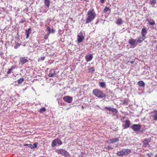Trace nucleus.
<instances>
[{
    "label": "nucleus",
    "mask_w": 157,
    "mask_h": 157,
    "mask_svg": "<svg viewBox=\"0 0 157 157\" xmlns=\"http://www.w3.org/2000/svg\"><path fill=\"white\" fill-rule=\"evenodd\" d=\"M86 16V24L90 23L96 17V14L94 10H89Z\"/></svg>",
    "instance_id": "nucleus-1"
},
{
    "label": "nucleus",
    "mask_w": 157,
    "mask_h": 157,
    "mask_svg": "<svg viewBox=\"0 0 157 157\" xmlns=\"http://www.w3.org/2000/svg\"><path fill=\"white\" fill-rule=\"evenodd\" d=\"M92 92L93 94L95 96L98 98H102L105 97L106 96L105 94L102 91L97 89H95L93 90Z\"/></svg>",
    "instance_id": "nucleus-2"
},
{
    "label": "nucleus",
    "mask_w": 157,
    "mask_h": 157,
    "mask_svg": "<svg viewBox=\"0 0 157 157\" xmlns=\"http://www.w3.org/2000/svg\"><path fill=\"white\" fill-rule=\"evenodd\" d=\"M56 152L59 154L65 157H69L70 155L66 151L63 149H58Z\"/></svg>",
    "instance_id": "nucleus-3"
},
{
    "label": "nucleus",
    "mask_w": 157,
    "mask_h": 157,
    "mask_svg": "<svg viewBox=\"0 0 157 157\" xmlns=\"http://www.w3.org/2000/svg\"><path fill=\"white\" fill-rule=\"evenodd\" d=\"M141 127V125L139 124H134L131 126V128L134 131L138 132L140 131Z\"/></svg>",
    "instance_id": "nucleus-4"
},
{
    "label": "nucleus",
    "mask_w": 157,
    "mask_h": 157,
    "mask_svg": "<svg viewBox=\"0 0 157 157\" xmlns=\"http://www.w3.org/2000/svg\"><path fill=\"white\" fill-rule=\"evenodd\" d=\"M128 43L131 46H132L133 48L136 46L138 44V43L136 42V39L134 40L131 39L129 40Z\"/></svg>",
    "instance_id": "nucleus-5"
},
{
    "label": "nucleus",
    "mask_w": 157,
    "mask_h": 157,
    "mask_svg": "<svg viewBox=\"0 0 157 157\" xmlns=\"http://www.w3.org/2000/svg\"><path fill=\"white\" fill-rule=\"evenodd\" d=\"M84 39V37L83 36V33L80 32L78 35L77 40L78 42L79 43L82 42Z\"/></svg>",
    "instance_id": "nucleus-6"
},
{
    "label": "nucleus",
    "mask_w": 157,
    "mask_h": 157,
    "mask_svg": "<svg viewBox=\"0 0 157 157\" xmlns=\"http://www.w3.org/2000/svg\"><path fill=\"white\" fill-rule=\"evenodd\" d=\"M57 144H58L59 145H60L62 144V143L60 140L56 139L52 142V147H54L56 146Z\"/></svg>",
    "instance_id": "nucleus-7"
},
{
    "label": "nucleus",
    "mask_w": 157,
    "mask_h": 157,
    "mask_svg": "<svg viewBox=\"0 0 157 157\" xmlns=\"http://www.w3.org/2000/svg\"><path fill=\"white\" fill-rule=\"evenodd\" d=\"M63 99L65 101L68 103H71L73 100L72 97L69 96H66L63 97Z\"/></svg>",
    "instance_id": "nucleus-8"
},
{
    "label": "nucleus",
    "mask_w": 157,
    "mask_h": 157,
    "mask_svg": "<svg viewBox=\"0 0 157 157\" xmlns=\"http://www.w3.org/2000/svg\"><path fill=\"white\" fill-rule=\"evenodd\" d=\"M146 38V37H144L142 36H140L139 37H137L136 39V42L138 44L141 43Z\"/></svg>",
    "instance_id": "nucleus-9"
},
{
    "label": "nucleus",
    "mask_w": 157,
    "mask_h": 157,
    "mask_svg": "<svg viewBox=\"0 0 157 157\" xmlns=\"http://www.w3.org/2000/svg\"><path fill=\"white\" fill-rule=\"evenodd\" d=\"M124 124H123V126L124 128L126 129L129 127L130 124V122L128 120H126L124 122Z\"/></svg>",
    "instance_id": "nucleus-10"
},
{
    "label": "nucleus",
    "mask_w": 157,
    "mask_h": 157,
    "mask_svg": "<svg viewBox=\"0 0 157 157\" xmlns=\"http://www.w3.org/2000/svg\"><path fill=\"white\" fill-rule=\"evenodd\" d=\"M151 114V116L154 117L153 119L155 121H157V111H154Z\"/></svg>",
    "instance_id": "nucleus-11"
},
{
    "label": "nucleus",
    "mask_w": 157,
    "mask_h": 157,
    "mask_svg": "<svg viewBox=\"0 0 157 157\" xmlns=\"http://www.w3.org/2000/svg\"><path fill=\"white\" fill-rule=\"evenodd\" d=\"M28 61V59L24 57H21L20 58V62L22 64H24Z\"/></svg>",
    "instance_id": "nucleus-12"
},
{
    "label": "nucleus",
    "mask_w": 157,
    "mask_h": 157,
    "mask_svg": "<svg viewBox=\"0 0 157 157\" xmlns=\"http://www.w3.org/2000/svg\"><path fill=\"white\" fill-rule=\"evenodd\" d=\"M151 140L150 139H145L143 141L144 145L145 147L147 146L148 145V144L150 142Z\"/></svg>",
    "instance_id": "nucleus-13"
},
{
    "label": "nucleus",
    "mask_w": 157,
    "mask_h": 157,
    "mask_svg": "<svg viewBox=\"0 0 157 157\" xmlns=\"http://www.w3.org/2000/svg\"><path fill=\"white\" fill-rule=\"evenodd\" d=\"M147 33V30L146 28H143L141 30V35L144 37H146L145 35Z\"/></svg>",
    "instance_id": "nucleus-14"
},
{
    "label": "nucleus",
    "mask_w": 157,
    "mask_h": 157,
    "mask_svg": "<svg viewBox=\"0 0 157 157\" xmlns=\"http://www.w3.org/2000/svg\"><path fill=\"white\" fill-rule=\"evenodd\" d=\"M87 62L90 61L93 58V56L91 54L87 55L85 56Z\"/></svg>",
    "instance_id": "nucleus-15"
},
{
    "label": "nucleus",
    "mask_w": 157,
    "mask_h": 157,
    "mask_svg": "<svg viewBox=\"0 0 157 157\" xmlns=\"http://www.w3.org/2000/svg\"><path fill=\"white\" fill-rule=\"evenodd\" d=\"M123 151L124 155H126L129 154L131 151V150L129 149H123Z\"/></svg>",
    "instance_id": "nucleus-16"
},
{
    "label": "nucleus",
    "mask_w": 157,
    "mask_h": 157,
    "mask_svg": "<svg viewBox=\"0 0 157 157\" xmlns=\"http://www.w3.org/2000/svg\"><path fill=\"white\" fill-rule=\"evenodd\" d=\"M38 144L37 143H35L33 144H29V147L31 148V149H34L36 148L37 147V145Z\"/></svg>",
    "instance_id": "nucleus-17"
},
{
    "label": "nucleus",
    "mask_w": 157,
    "mask_h": 157,
    "mask_svg": "<svg viewBox=\"0 0 157 157\" xmlns=\"http://www.w3.org/2000/svg\"><path fill=\"white\" fill-rule=\"evenodd\" d=\"M146 21H147L148 22L149 24L151 26L154 25L155 24V21L153 20H150L148 19L146 20Z\"/></svg>",
    "instance_id": "nucleus-18"
},
{
    "label": "nucleus",
    "mask_w": 157,
    "mask_h": 157,
    "mask_svg": "<svg viewBox=\"0 0 157 157\" xmlns=\"http://www.w3.org/2000/svg\"><path fill=\"white\" fill-rule=\"evenodd\" d=\"M123 21L121 18H118L117 20L116 23L118 25H121L123 23Z\"/></svg>",
    "instance_id": "nucleus-19"
},
{
    "label": "nucleus",
    "mask_w": 157,
    "mask_h": 157,
    "mask_svg": "<svg viewBox=\"0 0 157 157\" xmlns=\"http://www.w3.org/2000/svg\"><path fill=\"white\" fill-rule=\"evenodd\" d=\"M122 103H121L122 105H127L128 103V100L127 99L122 100Z\"/></svg>",
    "instance_id": "nucleus-20"
},
{
    "label": "nucleus",
    "mask_w": 157,
    "mask_h": 157,
    "mask_svg": "<svg viewBox=\"0 0 157 157\" xmlns=\"http://www.w3.org/2000/svg\"><path fill=\"white\" fill-rule=\"evenodd\" d=\"M119 140V139L117 138H115L109 140V141L111 143H115L117 142Z\"/></svg>",
    "instance_id": "nucleus-21"
},
{
    "label": "nucleus",
    "mask_w": 157,
    "mask_h": 157,
    "mask_svg": "<svg viewBox=\"0 0 157 157\" xmlns=\"http://www.w3.org/2000/svg\"><path fill=\"white\" fill-rule=\"evenodd\" d=\"M99 85L100 87L102 88H105V83L104 82H99Z\"/></svg>",
    "instance_id": "nucleus-22"
},
{
    "label": "nucleus",
    "mask_w": 157,
    "mask_h": 157,
    "mask_svg": "<svg viewBox=\"0 0 157 157\" xmlns=\"http://www.w3.org/2000/svg\"><path fill=\"white\" fill-rule=\"evenodd\" d=\"M117 154L119 156H122L124 155L122 149V150L119 151H118L117 153Z\"/></svg>",
    "instance_id": "nucleus-23"
},
{
    "label": "nucleus",
    "mask_w": 157,
    "mask_h": 157,
    "mask_svg": "<svg viewBox=\"0 0 157 157\" xmlns=\"http://www.w3.org/2000/svg\"><path fill=\"white\" fill-rule=\"evenodd\" d=\"M137 84L140 86H144L145 85V83L142 81H139L138 83Z\"/></svg>",
    "instance_id": "nucleus-24"
},
{
    "label": "nucleus",
    "mask_w": 157,
    "mask_h": 157,
    "mask_svg": "<svg viewBox=\"0 0 157 157\" xmlns=\"http://www.w3.org/2000/svg\"><path fill=\"white\" fill-rule=\"evenodd\" d=\"M24 81V79L23 78H21L20 79H18L17 81V82L18 83L21 84Z\"/></svg>",
    "instance_id": "nucleus-25"
},
{
    "label": "nucleus",
    "mask_w": 157,
    "mask_h": 157,
    "mask_svg": "<svg viewBox=\"0 0 157 157\" xmlns=\"http://www.w3.org/2000/svg\"><path fill=\"white\" fill-rule=\"evenodd\" d=\"M111 112L115 114L117 113V110L116 109L113 108Z\"/></svg>",
    "instance_id": "nucleus-26"
},
{
    "label": "nucleus",
    "mask_w": 157,
    "mask_h": 157,
    "mask_svg": "<svg viewBox=\"0 0 157 157\" xmlns=\"http://www.w3.org/2000/svg\"><path fill=\"white\" fill-rule=\"evenodd\" d=\"M156 0H152L150 1V4L151 5H154L156 3Z\"/></svg>",
    "instance_id": "nucleus-27"
},
{
    "label": "nucleus",
    "mask_w": 157,
    "mask_h": 157,
    "mask_svg": "<svg viewBox=\"0 0 157 157\" xmlns=\"http://www.w3.org/2000/svg\"><path fill=\"white\" fill-rule=\"evenodd\" d=\"M44 2L46 6L48 7L49 6V0H45Z\"/></svg>",
    "instance_id": "nucleus-28"
},
{
    "label": "nucleus",
    "mask_w": 157,
    "mask_h": 157,
    "mask_svg": "<svg viewBox=\"0 0 157 157\" xmlns=\"http://www.w3.org/2000/svg\"><path fill=\"white\" fill-rule=\"evenodd\" d=\"M89 71L91 73H93L94 71V69L93 67L90 68L89 69Z\"/></svg>",
    "instance_id": "nucleus-29"
},
{
    "label": "nucleus",
    "mask_w": 157,
    "mask_h": 157,
    "mask_svg": "<svg viewBox=\"0 0 157 157\" xmlns=\"http://www.w3.org/2000/svg\"><path fill=\"white\" fill-rule=\"evenodd\" d=\"M20 46V44L19 43H16L14 45V48L15 49H17V48H18Z\"/></svg>",
    "instance_id": "nucleus-30"
},
{
    "label": "nucleus",
    "mask_w": 157,
    "mask_h": 157,
    "mask_svg": "<svg viewBox=\"0 0 157 157\" xmlns=\"http://www.w3.org/2000/svg\"><path fill=\"white\" fill-rule=\"evenodd\" d=\"M31 30V28H29L28 29L26 30V33H30L31 32L30 31Z\"/></svg>",
    "instance_id": "nucleus-31"
},
{
    "label": "nucleus",
    "mask_w": 157,
    "mask_h": 157,
    "mask_svg": "<svg viewBox=\"0 0 157 157\" xmlns=\"http://www.w3.org/2000/svg\"><path fill=\"white\" fill-rule=\"evenodd\" d=\"M45 111V109L44 108H41L40 110V112L41 113H43Z\"/></svg>",
    "instance_id": "nucleus-32"
},
{
    "label": "nucleus",
    "mask_w": 157,
    "mask_h": 157,
    "mask_svg": "<svg viewBox=\"0 0 157 157\" xmlns=\"http://www.w3.org/2000/svg\"><path fill=\"white\" fill-rule=\"evenodd\" d=\"M105 109L108 110L109 111H112V109L113 108H111V107H105Z\"/></svg>",
    "instance_id": "nucleus-33"
},
{
    "label": "nucleus",
    "mask_w": 157,
    "mask_h": 157,
    "mask_svg": "<svg viewBox=\"0 0 157 157\" xmlns=\"http://www.w3.org/2000/svg\"><path fill=\"white\" fill-rule=\"evenodd\" d=\"M105 148L108 150H111L113 149V147L110 146H106Z\"/></svg>",
    "instance_id": "nucleus-34"
},
{
    "label": "nucleus",
    "mask_w": 157,
    "mask_h": 157,
    "mask_svg": "<svg viewBox=\"0 0 157 157\" xmlns=\"http://www.w3.org/2000/svg\"><path fill=\"white\" fill-rule=\"evenodd\" d=\"M109 10V8L107 7H105V8L104 10V11L105 12H107Z\"/></svg>",
    "instance_id": "nucleus-35"
},
{
    "label": "nucleus",
    "mask_w": 157,
    "mask_h": 157,
    "mask_svg": "<svg viewBox=\"0 0 157 157\" xmlns=\"http://www.w3.org/2000/svg\"><path fill=\"white\" fill-rule=\"evenodd\" d=\"M45 57H43L41 58H39L38 59V61L39 62L41 60H44V59Z\"/></svg>",
    "instance_id": "nucleus-36"
},
{
    "label": "nucleus",
    "mask_w": 157,
    "mask_h": 157,
    "mask_svg": "<svg viewBox=\"0 0 157 157\" xmlns=\"http://www.w3.org/2000/svg\"><path fill=\"white\" fill-rule=\"evenodd\" d=\"M55 30L53 29H50V33H55Z\"/></svg>",
    "instance_id": "nucleus-37"
},
{
    "label": "nucleus",
    "mask_w": 157,
    "mask_h": 157,
    "mask_svg": "<svg viewBox=\"0 0 157 157\" xmlns=\"http://www.w3.org/2000/svg\"><path fill=\"white\" fill-rule=\"evenodd\" d=\"M12 70L11 68L9 69L7 72V73L8 74H9L10 73L12 72Z\"/></svg>",
    "instance_id": "nucleus-38"
},
{
    "label": "nucleus",
    "mask_w": 157,
    "mask_h": 157,
    "mask_svg": "<svg viewBox=\"0 0 157 157\" xmlns=\"http://www.w3.org/2000/svg\"><path fill=\"white\" fill-rule=\"evenodd\" d=\"M154 50L155 52H157V44L156 45V47H155Z\"/></svg>",
    "instance_id": "nucleus-39"
},
{
    "label": "nucleus",
    "mask_w": 157,
    "mask_h": 157,
    "mask_svg": "<svg viewBox=\"0 0 157 157\" xmlns=\"http://www.w3.org/2000/svg\"><path fill=\"white\" fill-rule=\"evenodd\" d=\"M147 155L149 157H151V153H147Z\"/></svg>",
    "instance_id": "nucleus-40"
},
{
    "label": "nucleus",
    "mask_w": 157,
    "mask_h": 157,
    "mask_svg": "<svg viewBox=\"0 0 157 157\" xmlns=\"http://www.w3.org/2000/svg\"><path fill=\"white\" fill-rule=\"evenodd\" d=\"M30 33H26V35H27V37H26V38H28L29 36V35L30 34Z\"/></svg>",
    "instance_id": "nucleus-41"
},
{
    "label": "nucleus",
    "mask_w": 157,
    "mask_h": 157,
    "mask_svg": "<svg viewBox=\"0 0 157 157\" xmlns=\"http://www.w3.org/2000/svg\"><path fill=\"white\" fill-rule=\"evenodd\" d=\"M55 75L54 73H52L51 75H50V77H53Z\"/></svg>",
    "instance_id": "nucleus-42"
},
{
    "label": "nucleus",
    "mask_w": 157,
    "mask_h": 157,
    "mask_svg": "<svg viewBox=\"0 0 157 157\" xmlns=\"http://www.w3.org/2000/svg\"><path fill=\"white\" fill-rule=\"evenodd\" d=\"M15 68V66H12L11 67V68H11L12 70H13V69H14Z\"/></svg>",
    "instance_id": "nucleus-43"
},
{
    "label": "nucleus",
    "mask_w": 157,
    "mask_h": 157,
    "mask_svg": "<svg viewBox=\"0 0 157 157\" xmlns=\"http://www.w3.org/2000/svg\"><path fill=\"white\" fill-rule=\"evenodd\" d=\"M48 34H47V35L45 36L44 37V38L45 39H46L48 38Z\"/></svg>",
    "instance_id": "nucleus-44"
},
{
    "label": "nucleus",
    "mask_w": 157,
    "mask_h": 157,
    "mask_svg": "<svg viewBox=\"0 0 157 157\" xmlns=\"http://www.w3.org/2000/svg\"><path fill=\"white\" fill-rule=\"evenodd\" d=\"M100 2L101 3H103L104 2V0H100Z\"/></svg>",
    "instance_id": "nucleus-45"
},
{
    "label": "nucleus",
    "mask_w": 157,
    "mask_h": 157,
    "mask_svg": "<svg viewBox=\"0 0 157 157\" xmlns=\"http://www.w3.org/2000/svg\"><path fill=\"white\" fill-rule=\"evenodd\" d=\"M134 62L133 61H130V63H131V64H132Z\"/></svg>",
    "instance_id": "nucleus-46"
},
{
    "label": "nucleus",
    "mask_w": 157,
    "mask_h": 157,
    "mask_svg": "<svg viewBox=\"0 0 157 157\" xmlns=\"http://www.w3.org/2000/svg\"><path fill=\"white\" fill-rule=\"evenodd\" d=\"M29 144H25V145H25V146H28V147H29V145H29Z\"/></svg>",
    "instance_id": "nucleus-47"
},
{
    "label": "nucleus",
    "mask_w": 157,
    "mask_h": 157,
    "mask_svg": "<svg viewBox=\"0 0 157 157\" xmlns=\"http://www.w3.org/2000/svg\"><path fill=\"white\" fill-rule=\"evenodd\" d=\"M47 31H48L49 32V28L48 27H47Z\"/></svg>",
    "instance_id": "nucleus-48"
},
{
    "label": "nucleus",
    "mask_w": 157,
    "mask_h": 157,
    "mask_svg": "<svg viewBox=\"0 0 157 157\" xmlns=\"http://www.w3.org/2000/svg\"><path fill=\"white\" fill-rule=\"evenodd\" d=\"M154 157H157V153L156 154Z\"/></svg>",
    "instance_id": "nucleus-49"
}]
</instances>
